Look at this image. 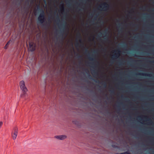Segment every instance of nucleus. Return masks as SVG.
<instances>
[{
  "mask_svg": "<svg viewBox=\"0 0 154 154\" xmlns=\"http://www.w3.org/2000/svg\"><path fill=\"white\" fill-rule=\"evenodd\" d=\"M20 88L23 93V94L21 96L24 95L27 91V89L25 86V83L23 81H21L20 82Z\"/></svg>",
  "mask_w": 154,
  "mask_h": 154,
  "instance_id": "1",
  "label": "nucleus"
},
{
  "mask_svg": "<svg viewBox=\"0 0 154 154\" xmlns=\"http://www.w3.org/2000/svg\"><path fill=\"white\" fill-rule=\"evenodd\" d=\"M20 88L23 93V94L21 96L24 95L27 91V89L25 86V83L23 81H21L20 82Z\"/></svg>",
  "mask_w": 154,
  "mask_h": 154,
  "instance_id": "2",
  "label": "nucleus"
},
{
  "mask_svg": "<svg viewBox=\"0 0 154 154\" xmlns=\"http://www.w3.org/2000/svg\"><path fill=\"white\" fill-rule=\"evenodd\" d=\"M109 5L106 3L104 2L102 4V5L99 6L100 8H102V10L104 11H107L109 8Z\"/></svg>",
  "mask_w": 154,
  "mask_h": 154,
  "instance_id": "3",
  "label": "nucleus"
},
{
  "mask_svg": "<svg viewBox=\"0 0 154 154\" xmlns=\"http://www.w3.org/2000/svg\"><path fill=\"white\" fill-rule=\"evenodd\" d=\"M93 54L91 55V56H89L88 57L89 59L90 60L93 61L94 62H96L98 64V62H97L95 59V56L94 55V54H95L97 53V50H94L93 51ZM90 55L89 54H88Z\"/></svg>",
  "mask_w": 154,
  "mask_h": 154,
  "instance_id": "4",
  "label": "nucleus"
},
{
  "mask_svg": "<svg viewBox=\"0 0 154 154\" xmlns=\"http://www.w3.org/2000/svg\"><path fill=\"white\" fill-rule=\"evenodd\" d=\"M29 51L32 52L34 51L35 49V45L34 43L32 42H29Z\"/></svg>",
  "mask_w": 154,
  "mask_h": 154,
  "instance_id": "5",
  "label": "nucleus"
},
{
  "mask_svg": "<svg viewBox=\"0 0 154 154\" xmlns=\"http://www.w3.org/2000/svg\"><path fill=\"white\" fill-rule=\"evenodd\" d=\"M18 133V128L16 127L14 129V132L12 133L11 135L13 139L15 140L17 136Z\"/></svg>",
  "mask_w": 154,
  "mask_h": 154,
  "instance_id": "6",
  "label": "nucleus"
},
{
  "mask_svg": "<svg viewBox=\"0 0 154 154\" xmlns=\"http://www.w3.org/2000/svg\"><path fill=\"white\" fill-rule=\"evenodd\" d=\"M115 54L113 55L112 57V59H116L118 58L120 54L121 51L119 49H118L114 51Z\"/></svg>",
  "mask_w": 154,
  "mask_h": 154,
  "instance_id": "7",
  "label": "nucleus"
},
{
  "mask_svg": "<svg viewBox=\"0 0 154 154\" xmlns=\"http://www.w3.org/2000/svg\"><path fill=\"white\" fill-rule=\"evenodd\" d=\"M66 137V136L65 135H61L55 136L54 138L60 140H63L65 139Z\"/></svg>",
  "mask_w": 154,
  "mask_h": 154,
  "instance_id": "8",
  "label": "nucleus"
},
{
  "mask_svg": "<svg viewBox=\"0 0 154 154\" xmlns=\"http://www.w3.org/2000/svg\"><path fill=\"white\" fill-rule=\"evenodd\" d=\"M38 9L41 12L39 15L40 16V17H43L44 16L45 17V14L43 10L42 9H41L39 6L38 7Z\"/></svg>",
  "mask_w": 154,
  "mask_h": 154,
  "instance_id": "9",
  "label": "nucleus"
},
{
  "mask_svg": "<svg viewBox=\"0 0 154 154\" xmlns=\"http://www.w3.org/2000/svg\"><path fill=\"white\" fill-rule=\"evenodd\" d=\"M38 20L39 23H43L45 20V17H40V16L39 15L38 18Z\"/></svg>",
  "mask_w": 154,
  "mask_h": 154,
  "instance_id": "10",
  "label": "nucleus"
},
{
  "mask_svg": "<svg viewBox=\"0 0 154 154\" xmlns=\"http://www.w3.org/2000/svg\"><path fill=\"white\" fill-rule=\"evenodd\" d=\"M107 34V30H105L103 32V35H104V38L103 41L104 42H106L109 40L108 36H106Z\"/></svg>",
  "mask_w": 154,
  "mask_h": 154,
  "instance_id": "11",
  "label": "nucleus"
},
{
  "mask_svg": "<svg viewBox=\"0 0 154 154\" xmlns=\"http://www.w3.org/2000/svg\"><path fill=\"white\" fill-rule=\"evenodd\" d=\"M66 26V22L65 21H63V23L61 25L60 29L61 30L62 29L63 32H64Z\"/></svg>",
  "mask_w": 154,
  "mask_h": 154,
  "instance_id": "12",
  "label": "nucleus"
},
{
  "mask_svg": "<svg viewBox=\"0 0 154 154\" xmlns=\"http://www.w3.org/2000/svg\"><path fill=\"white\" fill-rule=\"evenodd\" d=\"M77 38L79 39V41L80 43H82V41L81 39V34L80 33H79L78 35L77 36Z\"/></svg>",
  "mask_w": 154,
  "mask_h": 154,
  "instance_id": "13",
  "label": "nucleus"
},
{
  "mask_svg": "<svg viewBox=\"0 0 154 154\" xmlns=\"http://www.w3.org/2000/svg\"><path fill=\"white\" fill-rule=\"evenodd\" d=\"M140 75H143L145 76H151V75L150 74H148L146 73H140L139 74Z\"/></svg>",
  "mask_w": 154,
  "mask_h": 154,
  "instance_id": "14",
  "label": "nucleus"
},
{
  "mask_svg": "<svg viewBox=\"0 0 154 154\" xmlns=\"http://www.w3.org/2000/svg\"><path fill=\"white\" fill-rule=\"evenodd\" d=\"M11 42H12V41L10 40L8 42L6 45L4 47L5 49H6L7 48L8 45H9Z\"/></svg>",
  "mask_w": 154,
  "mask_h": 154,
  "instance_id": "15",
  "label": "nucleus"
},
{
  "mask_svg": "<svg viewBox=\"0 0 154 154\" xmlns=\"http://www.w3.org/2000/svg\"><path fill=\"white\" fill-rule=\"evenodd\" d=\"M91 71L92 73V74H94L95 75H98V73L96 70H92Z\"/></svg>",
  "mask_w": 154,
  "mask_h": 154,
  "instance_id": "16",
  "label": "nucleus"
},
{
  "mask_svg": "<svg viewBox=\"0 0 154 154\" xmlns=\"http://www.w3.org/2000/svg\"><path fill=\"white\" fill-rule=\"evenodd\" d=\"M147 121L150 124H152L153 123V122L150 119H147Z\"/></svg>",
  "mask_w": 154,
  "mask_h": 154,
  "instance_id": "17",
  "label": "nucleus"
},
{
  "mask_svg": "<svg viewBox=\"0 0 154 154\" xmlns=\"http://www.w3.org/2000/svg\"><path fill=\"white\" fill-rule=\"evenodd\" d=\"M119 154H131L129 152L127 151L123 152L120 153Z\"/></svg>",
  "mask_w": 154,
  "mask_h": 154,
  "instance_id": "18",
  "label": "nucleus"
},
{
  "mask_svg": "<svg viewBox=\"0 0 154 154\" xmlns=\"http://www.w3.org/2000/svg\"><path fill=\"white\" fill-rule=\"evenodd\" d=\"M110 92L111 94H113L115 93V92L113 89L110 90Z\"/></svg>",
  "mask_w": 154,
  "mask_h": 154,
  "instance_id": "19",
  "label": "nucleus"
},
{
  "mask_svg": "<svg viewBox=\"0 0 154 154\" xmlns=\"http://www.w3.org/2000/svg\"><path fill=\"white\" fill-rule=\"evenodd\" d=\"M102 85L104 87V88H106V83L105 82H104L103 84Z\"/></svg>",
  "mask_w": 154,
  "mask_h": 154,
  "instance_id": "20",
  "label": "nucleus"
},
{
  "mask_svg": "<svg viewBox=\"0 0 154 154\" xmlns=\"http://www.w3.org/2000/svg\"><path fill=\"white\" fill-rule=\"evenodd\" d=\"M61 7V9H62V11H64V6H63V4H62V5Z\"/></svg>",
  "mask_w": 154,
  "mask_h": 154,
  "instance_id": "21",
  "label": "nucleus"
},
{
  "mask_svg": "<svg viewBox=\"0 0 154 154\" xmlns=\"http://www.w3.org/2000/svg\"><path fill=\"white\" fill-rule=\"evenodd\" d=\"M79 43L78 42H76V43L75 44V46L76 47H78V46H79Z\"/></svg>",
  "mask_w": 154,
  "mask_h": 154,
  "instance_id": "22",
  "label": "nucleus"
},
{
  "mask_svg": "<svg viewBox=\"0 0 154 154\" xmlns=\"http://www.w3.org/2000/svg\"><path fill=\"white\" fill-rule=\"evenodd\" d=\"M94 81L95 82H96L97 83H100V81L98 80H94Z\"/></svg>",
  "mask_w": 154,
  "mask_h": 154,
  "instance_id": "23",
  "label": "nucleus"
},
{
  "mask_svg": "<svg viewBox=\"0 0 154 154\" xmlns=\"http://www.w3.org/2000/svg\"><path fill=\"white\" fill-rule=\"evenodd\" d=\"M87 73L88 74V76L89 77V78L90 79H92V78L91 77V76L90 75V74H89V73L88 72H87Z\"/></svg>",
  "mask_w": 154,
  "mask_h": 154,
  "instance_id": "24",
  "label": "nucleus"
},
{
  "mask_svg": "<svg viewBox=\"0 0 154 154\" xmlns=\"http://www.w3.org/2000/svg\"><path fill=\"white\" fill-rule=\"evenodd\" d=\"M122 47H126V44L125 43H123L122 45Z\"/></svg>",
  "mask_w": 154,
  "mask_h": 154,
  "instance_id": "25",
  "label": "nucleus"
},
{
  "mask_svg": "<svg viewBox=\"0 0 154 154\" xmlns=\"http://www.w3.org/2000/svg\"><path fill=\"white\" fill-rule=\"evenodd\" d=\"M3 125V122H0V128L1 127V126H2Z\"/></svg>",
  "mask_w": 154,
  "mask_h": 154,
  "instance_id": "26",
  "label": "nucleus"
},
{
  "mask_svg": "<svg viewBox=\"0 0 154 154\" xmlns=\"http://www.w3.org/2000/svg\"><path fill=\"white\" fill-rule=\"evenodd\" d=\"M102 50L104 52H105L106 51V49L105 48H103L102 49Z\"/></svg>",
  "mask_w": 154,
  "mask_h": 154,
  "instance_id": "27",
  "label": "nucleus"
},
{
  "mask_svg": "<svg viewBox=\"0 0 154 154\" xmlns=\"http://www.w3.org/2000/svg\"><path fill=\"white\" fill-rule=\"evenodd\" d=\"M85 53H89V52L87 49H86Z\"/></svg>",
  "mask_w": 154,
  "mask_h": 154,
  "instance_id": "28",
  "label": "nucleus"
},
{
  "mask_svg": "<svg viewBox=\"0 0 154 154\" xmlns=\"http://www.w3.org/2000/svg\"><path fill=\"white\" fill-rule=\"evenodd\" d=\"M120 25H121V24L120 23H119L118 24V26H117V27L118 28H120Z\"/></svg>",
  "mask_w": 154,
  "mask_h": 154,
  "instance_id": "29",
  "label": "nucleus"
},
{
  "mask_svg": "<svg viewBox=\"0 0 154 154\" xmlns=\"http://www.w3.org/2000/svg\"><path fill=\"white\" fill-rule=\"evenodd\" d=\"M61 36L62 39V42H63L64 38H63V34H61Z\"/></svg>",
  "mask_w": 154,
  "mask_h": 154,
  "instance_id": "30",
  "label": "nucleus"
},
{
  "mask_svg": "<svg viewBox=\"0 0 154 154\" xmlns=\"http://www.w3.org/2000/svg\"><path fill=\"white\" fill-rule=\"evenodd\" d=\"M91 64L92 65H95V63L94 62L91 63Z\"/></svg>",
  "mask_w": 154,
  "mask_h": 154,
  "instance_id": "31",
  "label": "nucleus"
},
{
  "mask_svg": "<svg viewBox=\"0 0 154 154\" xmlns=\"http://www.w3.org/2000/svg\"><path fill=\"white\" fill-rule=\"evenodd\" d=\"M57 20L58 21H60V20H59V17L58 16L57 17Z\"/></svg>",
  "mask_w": 154,
  "mask_h": 154,
  "instance_id": "32",
  "label": "nucleus"
},
{
  "mask_svg": "<svg viewBox=\"0 0 154 154\" xmlns=\"http://www.w3.org/2000/svg\"><path fill=\"white\" fill-rule=\"evenodd\" d=\"M81 57H82V56H81L80 55H78V58H81Z\"/></svg>",
  "mask_w": 154,
  "mask_h": 154,
  "instance_id": "33",
  "label": "nucleus"
},
{
  "mask_svg": "<svg viewBox=\"0 0 154 154\" xmlns=\"http://www.w3.org/2000/svg\"><path fill=\"white\" fill-rule=\"evenodd\" d=\"M93 15H92V14H91L90 15V17H93Z\"/></svg>",
  "mask_w": 154,
  "mask_h": 154,
  "instance_id": "34",
  "label": "nucleus"
},
{
  "mask_svg": "<svg viewBox=\"0 0 154 154\" xmlns=\"http://www.w3.org/2000/svg\"><path fill=\"white\" fill-rule=\"evenodd\" d=\"M151 62H152V63H154V61H150Z\"/></svg>",
  "mask_w": 154,
  "mask_h": 154,
  "instance_id": "35",
  "label": "nucleus"
},
{
  "mask_svg": "<svg viewBox=\"0 0 154 154\" xmlns=\"http://www.w3.org/2000/svg\"><path fill=\"white\" fill-rule=\"evenodd\" d=\"M122 30V28H121V29L120 30V31H121Z\"/></svg>",
  "mask_w": 154,
  "mask_h": 154,
  "instance_id": "36",
  "label": "nucleus"
},
{
  "mask_svg": "<svg viewBox=\"0 0 154 154\" xmlns=\"http://www.w3.org/2000/svg\"><path fill=\"white\" fill-rule=\"evenodd\" d=\"M117 22H119V20H117Z\"/></svg>",
  "mask_w": 154,
  "mask_h": 154,
  "instance_id": "37",
  "label": "nucleus"
},
{
  "mask_svg": "<svg viewBox=\"0 0 154 154\" xmlns=\"http://www.w3.org/2000/svg\"><path fill=\"white\" fill-rule=\"evenodd\" d=\"M143 8V9H144V8H145V7H143V8Z\"/></svg>",
  "mask_w": 154,
  "mask_h": 154,
  "instance_id": "38",
  "label": "nucleus"
},
{
  "mask_svg": "<svg viewBox=\"0 0 154 154\" xmlns=\"http://www.w3.org/2000/svg\"><path fill=\"white\" fill-rule=\"evenodd\" d=\"M88 0V1H91V0Z\"/></svg>",
  "mask_w": 154,
  "mask_h": 154,
  "instance_id": "39",
  "label": "nucleus"
},
{
  "mask_svg": "<svg viewBox=\"0 0 154 154\" xmlns=\"http://www.w3.org/2000/svg\"><path fill=\"white\" fill-rule=\"evenodd\" d=\"M131 13V12H129V13Z\"/></svg>",
  "mask_w": 154,
  "mask_h": 154,
  "instance_id": "40",
  "label": "nucleus"
},
{
  "mask_svg": "<svg viewBox=\"0 0 154 154\" xmlns=\"http://www.w3.org/2000/svg\"><path fill=\"white\" fill-rule=\"evenodd\" d=\"M100 34H102V33H100Z\"/></svg>",
  "mask_w": 154,
  "mask_h": 154,
  "instance_id": "41",
  "label": "nucleus"
},
{
  "mask_svg": "<svg viewBox=\"0 0 154 154\" xmlns=\"http://www.w3.org/2000/svg\"><path fill=\"white\" fill-rule=\"evenodd\" d=\"M72 45L73 46V44L72 43Z\"/></svg>",
  "mask_w": 154,
  "mask_h": 154,
  "instance_id": "42",
  "label": "nucleus"
},
{
  "mask_svg": "<svg viewBox=\"0 0 154 154\" xmlns=\"http://www.w3.org/2000/svg\"><path fill=\"white\" fill-rule=\"evenodd\" d=\"M153 11H154V10H153Z\"/></svg>",
  "mask_w": 154,
  "mask_h": 154,
  "instance_id": "43",
  "label": "nucleus"
},
{
  "mask_svg": "<svg viewBox=\"0 0 154 154\" xmlns=\"http://www.w3.org/2000/svg\"><path fill=\"white\" fill-rule=\"evenodd\" d=\"M44 1H45V0H44Z\"/></svg>",
  "mask_w": 154,
  "mask_h": 154,
  "instance_id": "44",
  "label": "nucleus"
}]
</instances>
